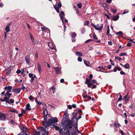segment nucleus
Listing matches in <instances>:
<instances>
[{
    "mask_svg": "<svg viewBox=\"0 0 135 135\" xmlns=\"http://www.w3.org/2000/svg\"><path fill=\"white\" fill-rule=\"evenodd\" d=\"M74 117L71 119L62 120L61 122V127L59 132L63 135H73L75 134L80 133L77 128V127H75L73 123L74 122Z\"/></svg>",
    "mask_w": 135,
    "mask_h": 135,
    "instance_id": "1",
    "label": "nucleus"
},
{
    "mask_svg": "<svg viewBox=\"0 0 135 135\" xmlns=\"http://www.w3.org/2000/svg\"><path fill=\"white\" fill-rule=\"evenodd\" d=\"M58 122V119L57 117H54L51 118H50L48 119V121H42V123L45 127H48L50 125H51L53 123H56Z\"/></svg>",
    "mask_w": 135,
    "mask_h": 135,
    "instance_id": "2",
    "label": "nucleus"
},
{
    "mask_svg": "<svg viewBox=\"0 0 135 135\" xmlns=\"http://www.w3.org/2000/svg\"><path fill=\"white\" fill-rule=\"evenodd\" d=\"M43 110V113L44 115V119L45 121H47V117H50V115L49 114L47 110V109L46 108L44 107L42 108Z\"/></svg>",
    "mask_w": 135,
    "mask_h": 135,
    "instance_id": "3",
    "label": "nucleus"
},
{
    "mask_svg": "<svg viewBox=\"0 0 135 135\" xmlns=\"http://www.w3.org/2000/svg\"><path fill=\"white\" fill-rule=\"evenodd\" d=\"M54 8L58 13L60 12L59 8L61 6V2L59 3H57L55 5H54Z\"/></svg>",
    "mask_w": 135,
    "mask_h": 135,
    "instance_id": "4",
    "label": "nucleus"
},
{
    "mask_svg": "<svg viewBox=\"0 0 135 135\" xmlns=\"http://www.w3.org/2000/svg\"><path fill=\"white\" fill-rule=\"evenodd\" d=\"M48 132L44 129L40 131L37 133H35V135H48Z\"/></svg>",
    "mask_w": 135,
    "mask_h": 135,
    "instance_id": "5",
    "label": "nucleus"
},
{
    "mask_svg": "<svg viewBox=\"0 0 135 135\" xmlns=\"http://www.w3.org/2000/svg\"><path fill=\"white\" fill-rule=\"evenodd\" d=\"M6 119V116L5 114L0 112V120H5Z\"/></svg>",
    "mask_w": 135,
    "mask_h": 135,
    "instance_id": "6",
    "label": "nucleus"
},
{
    "mask_svg": "<svg viewBox=\"0 0 135 135\" xmlns=\"http://www.w3.org/2000/svg\"><path fill=\"white\" fill-rule=\"evenodd\" d=\"M91 25L94 27L95 30H101L103 28V24H101V25L99 27H97L96 26L94 25L93 23L91 24Z\"/></svg>",
    "mask_w": 135,
    "mask_h": 135,
    "instance_id": "7",
    "label": "nucleus"
},
{
    "mask_svg": "<svg viewBox=\"0 0 135 135\" xmlns=\"http://www.w3.org/2000/svg\"><path fill=\"white\" fill-rule=\"evenodd\" d=\"M64 12L62 11H61L59 14L60 16V18L62 20L63 23H64V18H65L64 17H63L64 16Z\"/></svg>",
    "mask_w": 135,
    "mask_h": 135,
    "instance_id": "8",
    "label": "nucleus"
},
{
    "mask_svg": "<svg viewBox=\"0 0 135 135\" xmlns=\"http://www.w3.org/2000/svg\"><path fill=\"white\" fill-rule=\"evenodd\" d=\"M25 60L27 63L28 64H30V56L29 55H27L25 57Z\"/></svg>",
    "mask_w": 135,
    "mask_h": 135,
    "instance_id": "9",
    "label": "nucleus"
},
{
    "mask_svg": "<svg viewBox=\"0 0 135 135\" xmlns=\"http://www.w3.org/2000/svg\"><path fill=\"white\" fill-rule=\"evenodd\" d=\"M6 71V75L7 76H9L11 73V69L10 67L5 69Z\"/></svg>",
    "mask_w": 135,
    "mask_h": 135,
    "instance_id": "10",
    "label": "nucleus"
},
{
    "mask_svg": "<svg viewBox=\"0 0 135 135\" xmlns=\"http://www.w3.org/2000/svg\"><path fill=\"white\" fill-rule=\"evenodd\" d=\"M48 46L50 49H53L55 48V45L52 43L48 42Z\"/></svg>",
    "mask_w": 135,
    "mask_h": 135,
    "instance_id": "11",
    "label": "nucleus"
},
{
    "mask_svg": "<svg viewBox=\"0 0 135 135\" xmlns=\"http://www.w3.org/2000/svg\"><path fill=\"white\" fill-rule=\"evenodd\" d=\"M54 68L55 70L56 73V74H59L61 73V70L58 67H53Z\"/></svg>",
    "mask_w": 135,
    "mask_h": 135,
    "instance_id": "12",
    "label": "nucleus"
},
{
    "mask_svg": "<svg viewBox=\"0 0 135 135\" xmlns=\"http://www.w3.org/2000/svg\"><path fill=\"white\" fill-rule=\"evenodd\" d=\"M38 69L39 73L40 74L42 71L41 66L39 63L38 62L37 64Z\"/></svg>",
    "mask_w": 135,
    "mask_h": 135,
    "instance_id": "13",
    "label": "nucleus"
},
{
    "mask_svg": "<svg viewBox=\"0 0 135 135\" xmlns=\"http://www.w3.org/2000/svg\"><path fill=\"white\" fill-rule=\"evenodd\" d=\"M128 93L127 95L125 96L123 98V100L125 101L124 103H127L129 101V98H127V96Z\"/></svg>",
    "mask_w": 135,
    "mask_h": 135,
    "instance_id": "14",
    "label": "nucleus"
},
{
    "mask_svg": "<svg viewBox=\"0 0 135 135\" xmlns=\"http://www.w3.org/2000/svg\"><path fill=\"white\" fill-rule=\"evenodd\" d=\"M0 100L2 102L5 101L6 103H9V99L7 98V97H4L3 99L1 98Z\"/></svg>",
    "mask_w": 135,
    "mask_h": 135,
    "instance_id": "15",
    "label": "nucleus"
},
{
    "mask_svg": "<svg viewBox=\"0 0 135 135\" xmlns=\"http://www.w3.org/2000/svg\"><path fill=\"white\" fill-rule=\"evenodd\" d=\"M21 91V88H18L15 89H13L12 91L16 93L17 94L18 93H20Z\"/></svg>",
    "mask_w": 135,
    "mask_h": 135,
    "instance_id": "16",
    "label": "nucleus"
},
{
    "mask_svg": "<svg viewBox=\"0 0 135 135\" xmlns=\"http://www.w3.org/2000/svg\"><path fill=\"white\" fill-rule=\"evenodd\" d=\"M68 112L67 111H65V113L64 114V117H63L64 118H65V119L67 120L66 119L67 118H68Z\"/></svg>",
    "mask_w": 135,
    "mask_h": 135,
    "instance_id": "17",
    "label": "nucleus"
},
{
    "mask_svg": "<svg viewBox=\"0 0 135 135\" xmlns=\"http://www.w3.org/2000/svg\"><path fill=\"white\" fill-rule=\"evenodd\" d=\"M117 70H118L119 71L121 70V68L119 67H115L113 70V71L115 72H116Z\"/></svg>",
    "mask_w": 135,
    "mask_h": 135,
    "instance_id": "18",
    "label": "nucleus"
},
{
    "mask_svg": "<svg viewBox=\"0 0 135 135\" xmlns=\"http://www.w3.org/2000/svg\"><path fill=\"white\" fill-rule=\"evenodd\" d=\"M76 55L78 56H83L82 53L80 51H77L75 53Z\"/></svg>",
    "mask_w": 135,
    "mask_h": 135,
    "instance_id": "19",
    "label": "nucleus"
},
{
    "mask_svg": "<svg viewBox=\"0 0 135 135\" xmlns=\"http://www.w3.org/2000/svg\"><path fill=\"white\" fill-rule=\"evenodd\" d=\"M11 93H9V91H7L6 94H5V96L6 97H7V98H8L9 99L10 96L11 95Z\"/></svg>",
    "mask_w": 135,
    "mask_h": 135,
    "instance_id": "20",
    "label": "nucleus"
},
{
    "mask_svg": "<svg viewBox=\"0 0 135 135\" xmlns=\"http://www.w3.org/2000/svg\"><path fill=\"white\" fill-rule=\"evenodd\" d=\"M119 15H117L114 16L112 17V20L113 21H116L118 20L119 18Z\"/></svg>",
    "mask_w": 135,
    "mask_h": 135,
    "instance_id": "21",
    "label": "nucleus"
},
{
    "mask_svg": "<svg viewBox=\"0 0 135 135\" xmlns=\"http://www.w3.org/2000/svg\"><path fill=\"white\" fill-rule=\"evenodd\" d=\"M31 106L30 105V104L28 103L26 105V110H31Z\"/></svg>",
    "mask_w": 135,
    "mask_h": 135,
    "instance_id": "22",
    "label": "nucleus"
},
{
    "mask_svg": "<svg viewBox=\"0 0 135 135\" xmlns=\"http://www.w3.org/2000/svg\"><path fill=\"white\" fill-rule=\"evenodd\" d=\"M83 60L84 64L87 66H90V64L89 62L88 61H86L85 60Z\"/></svg>",
    "mask_w": 135,
    "mask_h": 135,
    "instance_id": "23",
    "label": "nucleus"
},
{
    "mask_svg": "<svg viewBox=\"0 0 135 135\" xmlns=\"http://www.w3.org/2000/svg\"><path fill=\"white\" fill-rule=\"evenodd\" d=\"M102 5L103 7L105 9V10H107L106 9H108V6L106 3H103L102 4Z\"/></svg>",
    "mask_w": 135,
    "mask_h": 135,
    "instance_id": "24",
    "label": "nucleus"
},
{
    "mask_svg": "<svg viewBox=\"0 0 135 135\" xmlns=\"http://www.w3.org/2000/svg\"><path fill=\"white\" fill-rule=\"evenodd\" d=\"M27 131L28 129L26 127H24L23 128L22 132L25 134H27L26 133L27 132Z\"/></svg>",
    "mask_w": 135,
    "mask_h": 135,
    "instance_id": "25",
    "label": "nucleus"
},
{
    "mask_svg": "<svg viewBox=\"0 0 135 135\" xmlns=\"http://www.w3.org/2000/svg\"><path fill=\"white\" fill-rule=\"evenodd\" d=\"M71 36L72 38H74L76 36V34L75 32H72L71 33Z\"/></svg>",
    "mask_w": 135,
    "mask_h": 135,
    "instance_id": "26",
    "label": "nucleus"
},
{
    "mask_svg": "<svg viewBox=\"0 0 135 135\" xmlns=\"http://www.w3.org/2000/svg\"><path fill=\"white\" fill-rule=\"evenodd\" d=\"M9 25H8L5 28V30L7 32H8L10 31V30L9 29Z\"/></svg>",
    "mask_w": 135,
    "mask_h": 135,
    "instance_id": "27",
    "label": "nucleus"
},
{
    "mask_svg": "<svg viewBox=\"0 0 135 135\" xmlns=\"http://www.w3.org/2000/svg\"><path fill=\"white\" fill-rule=\"evenodd\" d=\"M111 10L112 12L113 13V14L116 13L117 11V10L116 9H114L113 8H111Z\"/></svg>",
    "mask_w": 135,
    "mask_h": 135,
    "instance_id": "28",
    "label": "nucleus"
},
{
    "mask_svg": "<svg viewBox=\"0 0 135 135\" xmlns=\"http://www.w3.org/2000/svg\"><path fill=\"white\" fill-rule=\"evenodd\" d=\"M4 89H7V90H11L12 89V86H6L4 88Z\"/></svg>",
    "mask_w": 135,
    "mask_h": 135,
    "instance_id": "29",
    "label": "nucleus"
},
{
    "mask_svg": "<svg viewBox=\"0 0 135 135\" xmlns=\"http://www.w3.org/2000/svg\"><path fill=\"white\" fill-rule=\"evenodd\" d=\"M110 32V30L109 27L108 26L107 30V32H106V34L107 35V36H109L110 35H110H109V34Z\"/></svg>",
    "mask_w": 135,
    "mask_h": 135,
    "instance_id": "30",
    "label": "nucleus"
},
{
    "mask_svg": "<svg viewBox=\"0 0 135 135\" xmlns=\"http://www.w3.org/2000/svg\"><path fill=\"white\" fill-rule=\"evenodd\" d=\"M35 101L37 103L38 105H40L42 104V102H40L38 101L37 98L35 99Z\"/></svg>",
    "mask_w": 135,
    "mask_h": 135,
    "instance_id": "31",
    "label": "nucleus"
},
{
    "mask_svg": "<svg viewBox=\"0 0 135 135\" xmlns=\"http://www.w3.org/2000/svg\"><path fill=\"white\" fill-rule=\"evenodd\" d=\"M129 67V65L128 64H126L125 65H124L123 67L126 69H128Z\"/></svg>",
    "mask_w": 135,
    "mask_h": 135,
    "instance_id": "32",
    "label": "nucleus"
},
{
    "mask_svg": "<svg viewBox=\"0 0 135 135\" xmlns=\"http://www.w3.org/2000/svg\"><path fill=\"white\" fill-rule=\"evenodd\" d=\"M81 118V115H80L79 116L78 118H77L76 117H74V118L75 119H76V125H77L78 122V119H80V118Z\"/></svg>",
    "mask_w": 135,
    "mask_h": 135,
    "instance_id": "33",
    "label": "nucleus"
},
{
    "mask_svg": "<svg viewBox=\"0 0 135 135\" xmlns=\"http://www.w3.org/2000/svg\"><path fill=\"white\" fill-rule=\"evenodd\" d=\"M116 34L118 36H120L121 35H123V33L122 31H120L117 33Z\"/></svg>",
    "mask_w": 135,
    "mask_h": 135,
    "instance_id": "34",
    "label": "nucleus"
},
{
    "mask_svg": "<svg viewBox=\"0 0 135 135\" xmlns=\"http://www.w3.org/2000/svg\"><path fill=\"white\" fill-rule=\"evenodd\" d=\"M36 77V75H34V76L31 78V80H30V82L31 83H32L33 82V81L34 80L35 78Z\"/></svg>",
    "mask_w": 135,
    "mask_h": 135,
    "instance_id": "35",
    "label": "nucleus"
},
{
    "mask_svg": "<svg viewBox=\"0 0 135 135\" xmlns=\"http://www.w3.org/2000/svg\"><path fill=\"white\" fill-rule=\"evenodd\" d=\"M89 23V21H86L84 22V25L85 26L88 25Z\"/></svg>",
    "mask_w": 135,
    "mask_h": 135,
    "instance_id": "36",
    "label": "nucleus"
},
{
    "mask_svg": "<svg viewBox=\"0 0 135 135\" xmlns=\"http://www.w3.org/2000/svg\"><path fill=\"white\" fill-rule=\"evenodd\" d=\"M122 99V96L121 94H120L119 95V97L118 98L117 102H119V101H120Z\"/></svg>",
    "mask_w": 135,
    "mask_h": 135,
    "instance_id": "37",
    "label": "nucleus"
},
{
    "mask_svg": "<svg viewBox=\"0 0 135 135\" xmlns=\"http://www.w3.org/2000/svg\"><path fill=\"white\" fill-rule=\"evenodd\" d=\"M90 82V80H89L88 79H86V81H85V84H88V83H89Z\"/></svg>",
    "mask_w": 135,
    "mask_h": 135,
    "instance_id": "38",
    "label": "nucleus"
},
{
    "mask_svg": "<svg viewBox=\"0 0 135 135\" xmlns=\"http://www.w3.org/2000/svg\"><path fill=\"white\" fill-rule=\"evenodd\" d=\"M119 55L120 56H126L127 55V53H121Z\"/></svg>",
    "mask_w": 135,
    "mask_h": 135,
    "instance_id": "39",
    "label": "nucleus"
},
{
    "mask_svg": "<svg viewBox=\"0 0 135 135\" xmlns=\"http://www.w3.org/2000/svg\"><path fill=\"white\" fill-rule=\"evenodd\" d=\"M77 6L79 8H80L82 7V4L81 3L77 4Z\"/></svg>",
    "mask_w": 135,
    "mask_h": 135,
    "instance_id": "40",
    "label": "nucleus"
},
{
    "mask_svg": "<svg viewBox=\"0 0 135 135\" xmlns=\"http://www.w3.org/2000/svg\"><path fill=\"white\" fill-rule=\"evenodd\" d=\"M30 78H31L32 77H33L34 76V75H34L32 74V73H29L28 74Z\"/></svg>",
    "mask_w": 135,
    "mask_h": 135,
    "instance_id": "41",
    "label": "nucleus"
},
{
    "mask_svg": "<svg viewBox=\"0 0 135 135\" xmlns=\"http://www.w3.org/2000/svg\"><path fill=\"white\" fill-rule=\"evenodd\" d=\"M14 100L13 99H11L10 100H9V103H8L9 104H10L11 103H13L14 102Z\"/></svg>",
    "mask_w": 135,
    "mask_h": 135,
    "instance_id": "42",
    "label": "nucleus"
},
{
    "mask_svg": "<svg viewBox=\"0 0 135 135\" xmlns=\"http://www.w3.org/2000/svg\"><path fill=\"white\" fill-rule=\"evenodd\" d=\"M29 99L30 100H33L34 99V98L31 95L29 97Z\"/></svg>",
    "mask_w": 135,
    "mask_h": 135,
    "instance_id": "43",
    "label": "nucleus"
},
{
    "mask_svg": "<svg viewBox=\"0 0 135 135\" xmlns=\"http://www.w3.org/2000/svg\"><path fill=\"white\" fill-rule=\"evenodd\" d=\"M93 38L95 39H98L96 35L94 33L93 34Z\"/></svg>",
    "mask_w": 135,
    "mask_h": 135,
    "instance_id": "44",
    "label": "nucleus"
},
{
    "mask_svg": "<svg viewBox=\"0 0 135 135\" xmlns=\"http://www.w3.org/2000/svg\"><path fill=\"white\" fill-rule=\"evenodd\" d=\"M115 59H117L119 61H120L122 59V58H119L117 56L115 57Z\"/></svg>",
    "mask_w": 135,
    "mask_h": 135,
    "instance_id": "45",
    "label": "nucleus"
},
{
    "mask_svg": "<svg viewBox=\"0 0 135 135\" xmlns=\"http://www.w3.org/2000/svg\"><path fill=\"white\" fill-rule=\"evenodd\" d=\"M104 16H105V17H106L109 20L110 19V17H109V16L108 15H107V14H105V13L104 14Z\"/></svg>",
    "mask_w": 135,
    "mask_h": 135,
    "instance_id": "46",
    "label": "nucleus"
},
{
    "mask_svg": "<svg viewBox=\"0 0 135 135\" xmlns=\"http://www.w3.org/2000/svg\"><path fill=\"white\" fill-rule=\"evenodd\" d=\"M129 12V11H128L127 10H124V12L123 13V14H125L126 13H128Z\"/></svg>",
    "mask_w": 135,
    "mask_h": 135,
    "instance_id": "47",
    "label": "nucleus"
},
{
    "mask_svg": "<svg viewBox=\"0 0 135 135\" xmlns=\"http://www.w3.org/2000/svg\"><path fill=\"white\" fill-rule=\"evenodd\" d=\"M9 123H11L12 124H15L14 120H11L10 122H9Z\"/></svg>",
    "mask_w": 135,
    "mask_h": 135,
    "instance_id": "48",
    "label": "nucleus"
},
{
    "mask_svg": "<svg viewBox=\"0 0 135 135\" xmlns=\"http://www.w3.org/2000/svg\"><path fill=\"white\" fill-rule=\"evenodd\" d=\"M88 87L89 88H90L91 87V86L92 85V84L91 83H89L88 84Z\"/></svg>",
    "mask_w": 135,
    "mask_h": 135,
    "instance_id": "49",
    "label": "nucleus"
},
{
    "mask_svg": "<svg viewBox=\"0 0 135 135\" xmlns=\"http://www.w3.org/2000/svg\"><path fill=\"white\" fill-rule=\"evenodd\" d=\"M98 69H99V70H101L102 69H104V68L102 66H99L98 68Z\"/></svg>",
    "mask_w": 135,
    "mask_h": 135,
    "instance_id": "50",
    "label": "nucleus"
},
{
    "mask_svg": "<svg viewBox=\"0 0 135 135\" xmlns=\"http://www.w3.org/2000/svg\"><path fill=\"white\" fill-rule=\"evenodd\" d=\"M114 127H118V126L117 124L116 123H114Z\"/></svg>",
    "mask_w": 135,
    "mask_h": 135,
    "instance_id": "51",
    "label": "nucleus"
},
{
    "mask_svg": "<svg viewBox=\"0 0 135 135\" xmlns=\"http://www.w3.org/2000/svg\"><path fill=\"white\" fill-rule=\"evenodd\" d=\"M78 60L79 62H81L82 61V59L80 57H79L78 59Z\"/></svg>",
    "mask_w": 135,
    "mask_h": 135,
    "instance_id": "52",
    "label": "nucleus"
},
{
    "mask_svg": "<svg viewBox=\"0 0 135 135\" xmlns=\"http://www.w3.org/2000/svg\"><path fill=\"white\" fill-rule=\"evenodd\" d=\"M35 57L36 58H38V54L36 52L35 53Z\"/></svg>",
    "mask_w": 135,
    "mask_h": 135,
    "instance_id": "53",
    "label": "nucleus"
},
{
    "mask_svg": "<svg viewBox=\"0 0 135 135\" xmlns=\"http://www.w3.org/2000/svg\"><path fill=\"white\" fill-rule=\"evenodd\" d=\"M93 41V40H91V39H89V40H87L85 42V43H88V42H89L91 41Z\"/></svg>",
    "mask_w": 135,
    "mask_h": 135,
    "instance_id": "54",
    "label": "nucleus"
},
{
    "mask_svg": "<svg viewBox=\"0 0 135 135\" xmlns=\"http://www.w3.org/2000/svg\"><path fill=\"white\" fill-rule=\"evenodd\" d=\"M120 73L121 75H125L126 74L123 71H121Z\"/></svg>",
    "mask_w": 135,
    "mask_h": 135,
    "instance_id": "55",
    "label": "nucleus"
},
{
    "mask_svg": "<svg viewBox=\"0 0 135 135\" xmlns=\"http://www.w3.org/2000/svg\"><path fill=\"white\" fill-rule=\"evenodd\" d=\"M29 34L31 39L33 38V37H32V33L30 32H29Z\"/></svg>",
    "mask_w": 135,
    "mask_h": 135,
    "instance_id": "56",
    "label": "nucleus"
},
{
    "mask_svg": "<svg viewBox=\"0 0 135 135\" xmlns=\"http://www.w3.org/2000/svg\"><path fill=\"white\" fill-rule=\"evenodd\" d=\"M11 112H14V113H16L17 114H18V111H17L16 110H12L11 111Z\"/></svg>",
    "mask_w": 135,
    "mask_h": 135,
    "instance_id": "57",
    "label": "nucleus"
},
{
    "mask_svg": "<svg viewBox=\"0 0 135 135\" xmlns=\"http://www.w3.org/2000/svg\"><path fill=\"white\" fill-rule=\"evenodd\" d=\"M121 133V134H122V135H124V133L122 130H120L119 131Z\"/></svg>",
    "mask_w": 135,
    "mask_h": 135,
    "instance_id": "58",
    "label": "nucleus"
},
{
    "mask_svg": "<svg viewBox=\"0 0 135 135\" xmlns=\"http://www.w3.org/2000/svg\"><path fill=\"white\" fill-rule=\"evenodd\" d=\"M110 61L111 62V64H112V65H114V64L113 62L112 61V60L110 59Z\"/></svg>",
    "mask_w": 135,
    "mask_h": 135,
    "instance_id": "59",
    "label": "nucleus"
},
{
    "mask_svg": "<svg viewBox=\"0 0 135 135\" xmlns=\"http://www.w3.org/2000/svg\"><path fill=\"white\" fill-rule=\"evenodd\" d=\"M96 82H97V81L96 80H92V82L93 83H96L97 84V83H96Z\"/></svg>",
    "mask_w": 135,
    "mask_h": 135,
    "instance_id": "60",
    "label": "nucleus"
},
{
    "mask_svg": "<svg viewBox=\"0 0 135 135\" xmlns=\"http://www.w3.org/2000/svg\"><path fill=\"white\" fill-rule=\"evenodd\" d=\"M108 44L109 45H112V42L111 41H109L108 42Z\"/></svg>",
    "mask_w": 135,
    "mask_h": 135,
    "instance_id": "61",
    "label": "nucleus"
},
{
    "mask_svg": "<svg viewBox=\"0 0 135 135\" xmlns=\"http://www.w3.org/2000/svg\"><path fill=\"white\" fill-rule=\"evenodd\" d=\"M21 72V71L20 70H17V71H16V73L17 74H20Z\"/></svg>",
    "mask_w": 135,
    "mask_h": 135,
    "instance_id": "62",
    "label": "nucleus"
},
{
    "mask_svg": "<svg viewBox=\"0 0 135 135\" xmlns=\"http://www.w3.org/2000/svg\"><path fill=\"white\" fill-rule=\"evenodd\" d=\"M93 77V75L92 74H90V75L89 76V78L90 79H91Z\"/></svg>",
    "mask_w": 135,
    "mask_h": 135,
    "instance_id": "63",
    "label": "nucleus"
},
{
    "mask_svg": "<svg viewBox=\"0 0 135 135\" xmlns=\"http://www.w3.org/2000/svg\"><path fill=\"white\" fill-rule=\"evenodd\" d=\"M111 67L112 66L111 65H109L107 67L109 69H111Z\"/></svg>",
    "mask_w": 135,
    "mask_h": 135,
    "instance_id": "64",
    "label": "nucleus"
}]
</instances>
